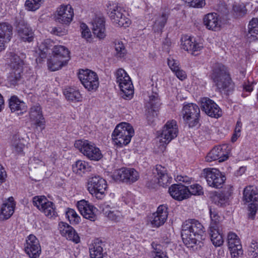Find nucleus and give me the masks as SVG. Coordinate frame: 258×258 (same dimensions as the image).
<instances>
[{"label": "nucleus", "instance_id": "obj_1", "mask_svg": "<svg viewBox=\"0 0 258 258\" xmlns=\"http://www.w3.org/2000/svg\"><path fill=\"white\" fill-rule=\"evenodd\" d=\"M181 237L183 243L187 247L194 248L195 245L201 246L204 228L199 221L190 220L182 225Z\"/></svg>", "mask_w": 258, "mask_h": 258}, {"label": "nucleus", "instance_id": "obj_2", "mask_svg": "<svg viewBox=\"0 0 258 258\" xmlns=\"http://www.w3.org/2000/svg\"><path fill=\"white\" fill-rule=\"evenodd\" d=\"M210 78L216 87V91L226 95H229L233 91L234 84L224 66L221 64H216L212 71Z\"/></svg>", "mask_w": 258, "mask_h": 258}, {"label": "nucleus", "instance_id": "obj_3", "mask_svg": "<svg viewBox=\"0 0 258 258\" xmlns=\"http://www.w3.org/2000/svg\"><path fill=\"white\" fill-rule=\"evenodd\" d=\"M134 135V130L128 123L121 122L118 124L112 134L114 144L121 147L127 145Z\"/></svg>", "mask_w": 258, "mask_h": 258}, {"label": "nucleus", "instance_id": "obj_4", "mask_svg": "<svg viewBox=\"0 0 258 258\" xmlns=\"http://www.w3.org/2000/svg\"><path fill=\"white\" fill-rule=\"evenodd\" d=\"M52 57L48 60V69L55 71L66 65L70 59V52L68 48L62 45H56L52 49Z\"/></svg>", "mask_w": 258, "mask_h": 258}, {"label": "nucleus", "instance_id": "obj_5", "mask_svg": "<svg viewBox=\"0 0 258 258\" xmlns=\"http://www.w3.org/2000/svg\"><path fill=\"white\" fill-rule=\"evenodd\" d=\"M153 174L154 177L147 183L150 188H154L157 185L166 186L172 181V178L167 173L166 168L160 165L156 166L153 170Z\"/></svg>", "mask_w": 258, "mask_h": 258}, {"label": "nucleus", "instance_id": "obj_6", "mask_svg": "<svg viewBox=\"0 0 258 258\" xmlns=\"http://www.w3.org/2000/svg\"><path fill=\"white\" fill-rule=\"evenodd\" d=\"M75 146L88 159L93 161H99L102 157L100 149L95 145L88 140H78Z\"/></svg>", "mask_w": 258, "mask_h": 258}, {"label": "nucleus", "instance_id": "obj_7", "mask_svg": "<svg viewBox=\"0 0 258 258\" xmlns=\"http://www.w3.org/2000/svg\"><path fill=\"white\" fill-rule=\"evenodd\" d=\"M116 83L123 93V98L131 99L134 94V87L129 76L124 70L119 69L116 73Z\"/></svg>", "mask_w": 258, "mask_h": 258}, {"label": "nucleus", "instance_id": "obj_8", "mask_svg": "<svg viewBox=\"0 0 258 258\" xmlns=\"http://www.w3.org/2000/svg\"><path fill=\"white\" fill-rule=\"evenodd\" d=\"M107 186L106 180L99 175H94L88 180V191L98 199L104 197Z\"/></svg>", "mask_w": 258, "mask_h": 258}, {"label": "nucleus", "instance_id": "obj_9", "mask_svg": "<svg viewBox=\"0 0 258 258\" xmlns=\"http://www.w3.org/2000/svg\"><path fill=\"white\" fill-rule=\"evenodd\" d=\"M23 61L16 54H11L10 66L11 72L8 77V80L11 85L15 86L20 80L23 72Z\"/></svg>", "mask_w": 258, "mask_h": 258}, {"label": "nucleus", "instance_id": "obj_10", "mask_svg": "<svg viewBox=\"0 0 258 258\" xmlns=\"http://www.w3.org/2000/svg\"><path fill=\"white\" fill-rule=\"evenodd\" d=\"M181 113L184 122L190 127L195 126L198 124L200 109L197 104L188 103L184 105Z\"/></svg>", "mask_w": 258, "mask_h": 258}, {"label": "nucleus", "instance_id": "obj_11", "mask_svg": "<svg viewBox=\"0 0 258 258\" xmlns=\"http://www.w3.org/2000/svg\"><path fill=\"white\" fill-rule=\"evenodd\" d=\"M78 78L84 87L88 91H95L99 86L98 75L91 70H81L78 73Z\"/></svg>", "mask_w": 258, "mask_h": 258}, {"label": "nucleus", "instance_id": "obj_12", "mask_svg": "<svg viewBox=\"0 0 258 258\" xmlns=\"http://www.w3.org/2000/svg\"><path fill=\"white\" fill-rule=\"evenodd\" d=\"M258 193L256 190L251 186L246 187L243 191V200L246 203L251 202L248 210V218L253 219L258 209Z\"/></svg>", "mask_w": 258, "mask_h": 258}, {"label": "nucleus", "instance_id": "obj_13", "mask_svg": "<svg viewBox=\"0 0 258 258\" xmlns=\"http://www.w3.org/2000/svg\"><path fill=\"white\" fill-rule=\"evenodd\" d=\"M112 177L116 181L131 184L138 180L139 174L134 168H121L114 171Z\"/></svg>", "mask_w": 258, "mask_h": 258}, {"label": "nucleus", "instance_id": "obj_14", "mask_svg": "<svg viewBox=\"0 0 258 258\" xmlns=\"http://www.w3.org/2000/svg\"><path fill=\"white\" fill-rule=\"evenodd\" d=\"M178 129L176 120H168L163 127L160 135V142L164 144H168L178 135Z\"/></svg>", "mask_w": 258, "mask_h": 258}, {"label": "nucleus", "instance_id": "obj_15", "mask_svg": "<svg viewBox=\"0 0 258 258\" xmlns=\"http://www.w3.org/2000/svg\"><path fill=\"white\" fill-rule=\"evenodd\" d=\"M204 171L209 186L216 188L222 187L226 177L219 170L215 168L205 169Z\"/></svg>", "mask_w": 258, "mask_h": 258}, {"label": "nucleus", "instance_id": "obj_16", "mask_svg": "<svg viewBox=\"0 0 258 258\" xmlns=\"http://www.w3.org/2000/svg\"><path fill=\"white\" fill-rule=\"evenodd\" d=\"M230 151V147L227 144L216 146L208 154L206 158V161L212 162L218 160L220 162H223L228 159Z\"/></svg>", "mask_w": 258, "mask_h": 258}, {"label": "nucleus", "instance_id": "obj_17", "mask_svg": "<svg viewBox=\"0 0 258 258\" xmlns=\"http://www.w3.org/2000/svg\"><path fill=\"white\" fill-rule=\"evenodd\" d=\"M24 250L30 258H38L41 252V246L38 239L34 235L31 234L26 239Z\"/></svg>", "mask_w": 258, "mask_h": 258}, {"label": "nucleus", "instance_id": "obj_18", "mask_svg": "<svg viewBox=\"0 0 258 258\" xmlns=\"http://www.w3.org/2000/svg\"><path fill=\"white\" fill-rule=\"evenodd\" d=\"M201 107L202 111L212 117L218 118L222 115V111L219 106L209 98L201 99Z\"/></svg>", "mask_w": 258, "mask_h": 258}, {"label": "nucleus", "instance_id": "obj_19", "mask_svg": "<svg viewBox=\"0 0 258 258\" xmlns=\"http://www.w3.org/2000/svg\"><path fill=\"white\" fill-rule=\"evenodd\" d=\"M181 48L194 55H197L203 48L202 44L197 42L195 39L187 36L181 38Z\"/></svg>", "mask_w": 258, "mask_h": 258}, {"label": "nucleus", "instance_id": "obj_20", "mask_svg": "<svg viewBox=\"0 0 258 258\" xmlns=\"http://www.w3.org/2000/svg\"><path fill=\"white\" fill-rule=\"evenodd\" d=\"M16 29L19 36L23 41L31 42L33 40V32L29 26L22 19L17 21Z\"/></svg>", "mask_w": 258, "mask_h": 258}, {"label": "nucleus", "instance_id": "obj_21", "mask_svg": "<svg viewBox=\"0 0 258 258\" xmlns=\"http://www.w3.org/2000/svg\"><path fill=\"white\" fill-rule=\"evenodd\" d=\"M168 192L175 200L182 201L189 198L188 187L181 184H174L169 187Z\"/></svg>", "mask_w": 258, "mask_h": 258}, {"label": "nucleus", "instance_id": "obj_22", "mask_svg": "<svg viewBox=\"0 0 258 258\" xmlns=\"http://www.w3.org/2000/svg\"><path fill=\"white\" fill-rule=\"evenodd\" d=\"M167 216V208L164 205H160L157 211L152 214L151 218L152 225L154 227H159L165 222Z\"/></svg>", "mask_w": 258, "mask_h": 258}, {"label": "nucleus", "instance_id": "obj_23", "mask_svg": "<svg viewBox=\"0 0 258 258\" xmlns=\"http://www.w3.org/2000/svg\"><path fill=\"white\" fill-rule=\"evenodd\" d=\"M30 120L33 121L36 126L44 128V118L42 114V108L39 104L32 105L29 111Z\"/></svg>", "mask_w": 258, "mask_h": 258}, {"label": "nucleus", "instance_id": "obj_24", "mask_svg": "<svg viewBox=\"0 0 258 258\" xmlns=\"http://www.w3.org/2000/svg\"><path fill=\"white\" fill-rule=\"evenodd\" d=\"M15 207L14 198L10 197L2 205L0 211V220L9 219L13 214Z\"/></svg>", "mask_w": 258, "mask_h": 258}, {"label": "nucleus", "instance_id": "obj_25", "mask_svg": "<svg viewBox=\"0 0 258 258\" xmlns=\"http://www.w3.org/2000/svg\"><path fill=\"white\" fill-rule=\"evenodd\" d=\"M59 226L61 235L65 236L67 239L76 243L80 242V239L79 235L71 226L63 222L60 223Z\"/></svg>", "mask_w": 258, "mask_h": 258}, {"label": "nucleus", "instance_id": "obj_26", "mask_svg": "<svg viewBox=\"0 0 258 258\" xmlns=\"http://www.w3.org/2000/svg\"><path fill=\"white\" fill-rule=\"evenodd\" d=\"M93 33L100 39H104L106 36L105 21L103 17H95L92 22Z\"/></svg>", "mask_w": 258, "mask_h": 258}, {"label": "nucleus", "instance_id": "obj_27", "mask_svg": "<svg viewBox=\"0 0 258 258\" xmlns=\"http://www.w3.org/2000/svg\"><path fill=\"white\" fill-rule=\"evenodd\" d=\"M107 6V13L110 16H129L128 10L123 7L119 6L117 4L112 2H108Z\"/></svg>", "mask_w": 258, "mask_h": 258}, {"label": "nucleus", "instance_id": "obj_28", "mask_svg": "<svg viewBox=\"0 0 258 258\" xmlns=\"http://www.w3.org/2000/svg\"><path fill=\"white\" fill-rule=\"evenodd\" d=\"M222 17H204V24L209 30L213 31L219 30L224 24Z\"/></svg>", "mask_w": 258, "mask_h": 258}, {"label": "nucleus", "instance_id": "obj_29", "mask_svg": "<svg viewBox=\"0 0 258 258\" xmlns=\"http://www.w3.org/2000/svg\"><path fill=\"white\" fill-rule=\"evenodd\" d=\"M232 192L233 187L228 185L227 189L225 188L221 194L215 197V203L220 207L225 206Z\"/></svg>", "mask_w": 258, "mask_h": 258}, {"label": "nucleus", "instance_id": "obj_30", "mask_svg": "<svg viewBox=\"0 0 258 258\" xmlns=\"http://www.w3.org/2000/svg\"><path fill=\"white\" fill-rule=\"evenodd\" d=\"M9 107L12 112L20 111L18 114H22L26 110L25 103L16 96H12L10 99Z\"/></svg>", "mask_w": 258, "mask_h": 258}, {"label": "nucleus", "instance_id": "obj_31", "mask_svg": "<svg viewBox=\"0 0 258 258\" xmlns=\"http://www.w3.org/2000/svg\"><path fill=\"white\" fill-rule=\"evenodd\" d=\"M104 206L103 212L109 220L117 222L122 219L123 216L119 211L113 209H109L110 207L108 205L104 204Z\"/></svg>", "mask_w": 258, "mask_h": 258}, {"label": "nucleus", "instance_id": "obj_32", "mask_svg": "<svg viewBox=\"0 0 258 258\" xmlns=\"http://www.w3.org/2000/svg\"><path fill=\"white\" fill-rule=\"evenodd\" d=\"M220 228L209 227L211 240L215 246H221L224 242L222 234L220 231Z\"/></svg>", "mask_w": 258, "mask_h": 258}, {"label": "nucleus", "instance_id": "obj_33", "mask_svg": "<svg viewBox=\"0 0 258 258\" xmlns=\"http://www.w3.org/2000/svg\"><path fill=\"white\" fill-rule=\"evenodd\" d=\"M73 171L77 174L82 175L83 174L91 170V167L88 163L82 160H78L72 166Z\"/></svg>", "mask_w": 258, "mask_h": 258}, {"label": "nucleus", "instance_id": "obj_34", "mask_svg": "<svg viewBox=\"0 0 258 258\" xmlns=\"http://www.w3.org/2000/svg\"><path fill=\"white\" fill-rule=\"evenodd\" d=\"M13 35V27L8 23H0V38L10 41Z\"/></svg>", "mask_w": 258, "mask_h": 258}, {"label": "nucleus", "instance_id": "obj_35", "mask_svg": "<svg viewBox=\"0 0 258 258\" xmlns=\"http://www.w3.org/2000/svg\"><path fill=\"white\" fill-rule=\"evenodd\" d=\"M11 147L13 153L15 154H19L23 152L24 144L18 135H15L13 136Z\"/></svg>", "mask_w": 258, "mask_h": 258}, {"label": "nucleus", "instance_id": "obj_36", "mask_svg": "<svg viewBox=\"0 0 258 258\" xmlns=\"http://www.w3.org/2000/svg\"><path fill=\"white\" fill-rule=\"evenodd\" d=\"M66 98L72 101L79 102L81 100L82 96L78 90L74 88L69 87L64 91Z\"/></svg>", "mask_w": 258, "mask_h": 258}, {"label": "nucleus", "instance_id": "obj_37", "mask_svg": "<svg viewBox=\"0 0 258 258\" xmlns=\"http://www.w3.org/2000/svg\"><path fill=\"white\" fill-rule=\"evenodd\" d=\"M248 38L258 39V19L253 18L248 25V31L247 34Z\"/></svg>", "mask_w": 258, "mask_h": 258}, {"label": "nucleus", "instance_id": "obj_38", "mask_svg": "<svg viewBox=\"0 0 258 258\" xmlns=\"http://www.w3.org/2000/svg\"><path fill=\"white\" fill-rule=\"evenodd\" d=\"M57 16H74V11L73 7L69 4H62L59 6L56 10Z\"/></svg>", "mask_w": 258, "mask_h": 258}, {"label": "nucleus", "instance_id": "obj_39", "mask_svg": "<svg viewBox=\"0 0 258 258\" xmlns=\"http://www.w3.org/2000/svg\"><path fill=\"white\" fill-rule=\"evenodd\" d=\"M228 246L229 250L236 247H242L240 241L237 235L233 232H230L227 236Z\"/></svg>", "mask_w": 258, "mask_h": 258}, {"label": "nucleus", "instance_id": "obj_40", "mask_svg": "<svg viewBox=\"0 0 258 258\" xmlns=\"http://www.w3.org/2000/svg\"><path fill=\"white\" fill-rule=\"evenodd\" d=\"M40 210L49 218L56 216L57 214L53 203L49 201L47 203H46V204H45L44 206L41 207Z\"/></svg>", "mask_w": 258, "mask_h": 258}, {"label": "nucleus", "instance_id": "obj_41", "mask_svg": "<svg viewBox=\"0 0 258 258\" xmlns=\"http://www.w3.org/2000/svg\"><path fill=\"white\" fill-rule=\"evenodd\" d=\"M89 250L91 258H104L103 248L99 243H94Z\"/></svg>", "mask_w": 258, "mask_h": 258}, {"label": "nucleus", "instance_id": "obj_42", "mask_svg": "<svg viewBox=\"0 0 258 258\" xmlns=\"http://www.w3.org/2000/svg\"><path fill=\"white\" fill-rule=\"evenodd\" d=\"M111 22L115 26L124 28L128 27L131 24L128 17H112Z\"/></svg>", "mask_w": 258, "mask_h": 258}, {"label": "nucleus", "instance_id": "obj_43", "mask_svg": "<svg viewBox=\"0 0 258 258\" xmlns=\"http://www.w3.org/2000/svg\"><path fill=\"white\" fill-rule=\"evenodd\" d=\"M44 0H27L25 7L29 11H35L43 4Z\"/></svg>", "mask_w": 258, "mask_h": 258}, {"label": "nucleus", "instance_id": "obj_44", "mask_svg": "<svg viewBox=\"0 0 258 258\" xmlns=\"http://www.w3.org/2000/svg\"><path fill=\"white\" fill-rule=\"evenodd\" d=\"M66 216L72 224H77L80 221V217L76 211L72 209H68L66 212Z\"/></svg>", "mask_w": 258, "mask_h": 258}, {"label": "nucleus", "instance_id": "obj_45", "mask_svg": "<svg viewBox=\"0 0 258 258\" xmlns=\"http://www.w3.org/2000/svg\"><path fill=\"white\" fill-rule=\"evenodd\" d=\"M167 19L166 17H156L154 24L153 26V29L155 32H161L164 28Z\"/></svg>", "mask_w": 258, "mask_h": 258}, {"label": "nucleus", "instance_id": "obj_46", "mask_svg": "<svg viewBox=\"0 0 258 258\" xmlns=\"http://www.w3.org/2000/svg\"><path fill=\"white\" fill-rule=\"evenodd\" d=\"M211 223L210 227L217 228L220 227L221 218L219 215L215 211H212L211 209L210 210Z\"/></svg>", "mask_w": 258, "mask_h": 258}, {"label": "nucleus", "instance_id": "obj_47", "mask_svg": "<svg viewBox=\"0 0 258 258\" xmlns=\"http://www.w3.org/2000/svg\"><path fill=\"white\" fill-rule=\"evenodd\" d=\"M95 210L96 208L93 205L90 204L86 212L82 216L87 219L94 221L96 219V216L95 214Z\"/></svg>", "mask_w": 258, "mask_h": 258}, {"label": "nucleus", "instance_id": "obj_48", "mask_svg": "<svg viewBox=\"0 0 258 258\" xmlns=\"http://www.w3.org/2000/svg\"><path fill=\"white\" fill-rule=\"evenodd\" d=\"M48 200L45 196H35L33 198V204L39 210L41 209V207L44 206Z\"/></svg>", "mask_w": 258, "mask_h": 258}, {"label": "nucleus", "instance_id": "obj_49", "mask_svg": "<svg viewBox=\"0 0 258 258\" xmlns=\"http://www.w3.org/2000/svg\"><path fill=\"white\" fill-rule=\"evenodd\" d=\"M189 197L190 195H201L203 194L204 191L202 187L198 184L191 185L188 187Z\"/></svg>", "mask_w": 258, "mask_h": 258}, {"label": "nucleus", "instance_id": "obj_50", "mask_svg": "<svg viewBox=\"0 0 258 258\" xmlns=\"http://www.w3.org/2000/svg\"><path fill=\"white\" fill-rule=\"evenodd\" d=\"M80 30L82 38L85 39L90 38L92 36L91 32L89 28L87 25L83 22L80 23Z\"/></svg>", "mask_w": 258, "mask_h": 258}, {"label": "nucleus", "instance_id": "obj_51", "mask_svg": "<svg viewBox=\"0 0 258 258\" xmlns=\"http://www.w3.org/2000/svg\"><path fill=\"white\" fill-rule=\"evenodd\" d=\"M242 125V124L240 120H237L235 127L234 133L231 138L232 142H235L237 140V138L240 137Z\"/></svg>", "mask_w": 258, "mask_h": 258}, {"label": "nucleus", "instance_id": "obj_52", "mask_svg": "<svg viewBox=\"0 0 258 258\" xmlns=\"http://www.w3.org/2000/svg\"><path fill=\"white\" fill-rule=\"evenodd\" d=\"M115 49L116 52V55L119 57H122L125 54V49L122 42H118L115 44Z\"/></svg>", "mask_w": 258, "mask_h": 258}, {"label": "nucleus", "instance_id": "obj_53", "mask_svg": "<svg viewBox=\"0 0 258 258\" xmlns=\"http://www.w3.org/2000/svg\"><path fill=\"white\" fill-rule=\"evenodd\" d=\"M167 63L169 68L173 72L180 68L179 61L172 57L168 58Z\"/></svg>", "mask_w": 258, "mask_h": 258}, {"label": "nucleus", "instance_id": "obj_54", "mask_svg": "<svg viewBox=\"0 0 258 258\" xmlns=\"http://www.w3.org/2000/svg\"><path fill=\"white\" fill-rule=\"evenodd\" d=\"M249 253L253 258L258 257V244L252 240L249 248Z\"/></svg>", "mask_w": 258, "mask_h": 258}, {"label": "nucleus", "instance_id": "obj_55", "mask_svg": "<svg viewBox=\"0 0 258 258\" xmlns=\"http://www.w3.org/2000/svg\"><path fill=\"white\" fill-rule=\"evenodd\" d=\"M90 204L88 201L84 200L80 201L77 203V207L82 215L86 212Z\"/></svg>", "mask_w": 258, "mask_h": 258}, {"label": "nucleus", "instance_id": "obj_56", "mask_svg": "<svg viewBox=\"0 0 258 258\" xmlns=\"http://www.w3.org/2000/svg\"><path fill=\"white\" fill-rule=\"evenodd\" d=\"M229 250L231 255V258H240L243 254V250L242 247H236L235 249Z\"/></svg>", "mask_w": 258, "mask_h": 258}, {"label": "nucleus", "instance_id": "obj_57", "mask_svg": "<svg viewBox=\"0 0 258 258\" xmlns=\"http://www.w3.org/2000/svg\"><path fill=\"white\" fill-rule=\"evenodd\" d=\"M188 5L191 7L196 8H201L205 5V0H191Z\"/></svg>", "mask_w": 258, "mask_h": 258}, {"label": "nucleus", "instance_id": "obj_58", "mask_svg": "<svg viewBox=\"0 0 258 258\" xmlns=\"http://www.w3.org/2000/svg\"><path fill=\"white\" fill-rule=\"evenodd\" d=\"M73 21V17H56L55 21L62 24L69 25Z\"/></svg>", "mask_w": 258, "mask_h": 258}, {"label": "nucleus", "instance_id": "obj_59", "mask_svg": "<svg viewBox=\"0 0 258 258\" xmlns=\"http://www.w3.org/2000/svg\"><path fill=\"white\" fill-rule=\"evenodd\" d=\"M176 76L180 80L182 81L186 78V73L180 69L173 72Z\"/></svg>", "mask_w": 258, "mask_h": 258}, {"label": "nucleus", "instance_id": "obj_60", "mask_svg": "<svg viewBox=\"0 0 258 258\" xmlns=\"http://www.w3.org/2000/svg\"><path fill=\"white\" fill-rule=\"evenodd\" d=\"M40 56L41 58H45L48 51V48L45 47V44L42 43L39 46Z\"/></svg>", "mask_w": 258, "mask_h": 258}, {"label": "nucleus", "instance_id": "obj_61", "mask_svg": "<svg viewBox=\"0 0 258 258\" xmlns=\"http://www.w3.org/2000/svg\"><path fill=\"white\" fill-rule=\"evenodd\" d=\"M153 253L154 258H168L165 253L160 250H157V248L155 249Z\"/></svg>", "mask_w": 258, "mask_h": 258}, {"label": "nucleus", "instance_id": "obj_62", "mask_svg": "<svg viewBox=\"0 0 258 258\" xmlns=\"http://www.w3.org/2000/svg\"><path fill=\"white\" fill-rule=\"evenodd\" d=\"M177 179L179 181L184 182L185 183H188L190 182L191 178L186 175H178L177 176Z\"/></svg>", "mask_w": 258, "mask_h": 258}, {"label": "nucleus", "instance_id": "obj_63", "mask_svg": "<svg viewBox=\"0 0 258 258\" xmlns=\"http://www.w3.org/2000/svg\"><path fill=\"white\" fill-rule=\"evenodd\" d=\"M245 7L244 6H241L240 5H235L233 6V11H234L236 12L241 13L242 14H245Z\"/></svg>", "mask_w": 258, "mask_h": 258}, {"label": "nucleus", "instance_id": "obj_64", "mask_svg": "<svg viewBox=\"0 0 258 258\" xmlns=\"http://www.w3.org/2000/svg\"><path fill=\"white\" fill-rule=\"evenodd\" d=\"M6 176V172L4 168L0 165V182L2 183L4 182Z\"/></svg>", "mask_w": 258, "mask_h": 258}]
</instances>
